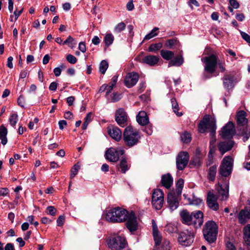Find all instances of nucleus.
Returning a JSON list of instances; mask_svg holds the SVG:
<instances>
[{
  "instance_id": "57",
  "label": "nucleus",
  "mask_w": 250,
  "mask_h": 250,
  "mask_svg": "<svg viewBox=\"0 0 250 250\" xmlns=\"http://www.w3.org/2000/svg\"><path fill=\"white\" fill-rule=\"evenodd\" d=\"M229 3L234 9H237L239 7V3L236 0H229Z\"/></svg>"
},
{
  "instance_id": "10",
  "label": "nucleus",
  "mask_w": 250,
  "mask_h": 250,
  "mask_svg": "<svg viewBox=\"0 0 250 250\" xmlns=\"http://www.w3.org/2000/svg\"><path fill=\"white\" fill-rule=\"evenodd\" d=\"M107 245L111 249L121 250L125 248L126 242L124 237L118 236L109 239L108 240Z\"/></svg>"
},
{
  "instance_id": "7",
  "label": "nucleus",
  "mask_w": 250,
  "mask_h": 250,
  "mask_svg": "<svg viewBox=\"0 0 250 250\" xmlns=\"http://www.w3.org/2000/svg\"><path fill=\"white\" fill-rule=\"evenodd\" d=\"M164 194L160 189H154L151 197V203L156 209H160L164 204Z\"/></svg>"
},
{
  "instance_id": "52",
  "label": "nucleus",
  "mask_w": 250,
  "mask_h": 250,
  "mask_svg": "<svg viewBox=\"0 0 250 250\" xmlns=\"http://www.w3.org/2000/svg\"><path fill=\"white\" fill-rule=\"evenodd\" d=\"M57 212L56 209L53 206H49L46 208V213L52 216L55 215Z\"/></svg>"
},
{
  "instance_id": "22",
  "label": "nucleus",
  "mask_w": 250,
  "mask_h": 250,
  "mask_svg": "<svg viewBox=\"0 0 250 250\" xmlns=\"http://www.w3.org/2000/svg\"><path fill=\"white\" fill-rule=\"evenodd\" d=\"M202 157L200 154L199 149L196 150V154L193 159L191 160L188 167H198L202 164Z\"/></svg>"
},
{
  "instance_id": "12",
  "label": "nucleus",
  "mask_w": 250,
  "mask_h": 250,
  "mask_svg": "<svg viewBox=\"0 0 250 250\" xmlns=\"http://www.w3.org/2000/svg\"><path fill=\"white\" fill-rule=\"evenodd\" d=\"M235 134L234 125L232 122H229L221 129L220 135L224 139H229L232 137Z\"/></svg>"
},
{
  "instance_id": "55",
  "label": "nucleus",
  "mask_w": 250,
  "mask_h": 250,
  "mask_svg": "<svg viewBox=\"0 0 250 250\" xmlns=\"http://www.w3.org/2000/svg\"><path fill=\"white\" fill-rule=\"evenodd\" d=\"M214 151L211 148L208 155V162H207V165L209 166L212 163V160H213V156H212V153Z\"/></svg>"
},
{
  "instance_id": "60",
  "label": "nucleus",
  "mask_w": 250,
  "mask_h": 250,
  "mask_svg": "<svg viewBox=\"0 0 250 250\" xmlns=\"http://www.w3.org/2000/svg\"><path fill=\"white\" fill-rule=\"evenodd\" d=\"M79 49L83 53L85 52L86 51V48L85 43L83 42H80L79 44Z\"/></svg>"
},
{
  "instance_id": "44",
  "label": "nucleus",
  "mask_w": 250,
  "mask_h": 250,
  "mask_svg": "<svg viewBox=\"0 0 250 250\" xmlns=\"http://www.w3.org/2000/svg\"><path fill=\"white\" fill-rule=\"evenodd\" d=\"M153 236L156 246H159L161 242V237L158 232H153Z\"/></svg>"
},
{
  "instance_id": "63",
  "label": "nucleus",
  "mask_w": 250,
  "mask_h": 250,
  "mask_svg": "<svg viewBox=\"0 0 250 250\" xmlns=\"http://www.w3.org/2000/svg\"><path fill=\"white\" fill-rule=\"evenodd\" d=\"M13 60V57L11 56L9 57L7 59V66L10 68H12L13 67L12 63Z\"/></svg>"
},
{
  "instance_id": "9",
  "label": "nucleus",
  "mask_w": 250,
  "mask_h": 250,
  "mask_svg": "<svg viewBox=\"0 0 250 250\" xmlns=\"http://www.w3.org/2000/svg\"><path fill=\"white\" fill-rule=\"evenodd\" d=\"M233 159L229 156L224 158L220 168L219 172L222 176L227 177L231 172Z\"/></svg>"
},
{
  "instance_id": "17",
  "label": "nucleus",
  "mask_w": 250,
  "mask_h": 250,
  "mask_svg": "<svg viewBox=\"0 0 250 250\" xmlns=\"http://www.w3.org/2000/svg\"><path fill=\"white\" fill-rule=\"evenodd\" d=\"M217 198L214 194L212 191H209L208 192L207 202L208 207L213 210H217L219 208V204L217 202Z\"/></svg>"
},
{
  "instance_id": "33",
  "label": "nucleus",
  "mask_w": 250,
  "mask_h": 250,
  "mask_svg": "<svg viewBox=\"0 0 250 250\" xmlns=\"http://www.w3.org/2000/svg\"><path fill=\"white\" fill-rule=\"evenodd\" d=\"M114 40V37L112 34H107L105 36L104 41L105 45V50L112 44Z\"/></svg>"
},
{
  "instance_id": "49",
  "label": "nucleus",
  "mask_w": 250,
  "mask_h": 250,
  "mask_svg": "<svg viewBox=\"0 0 250 250\" xmlns=\"http://www.w3.org/2000/svg\"><path fill=\"white\" fill-rule=\"evenodd\" d=\"M178 44V42L176 39H170L167 41L166 43L167 46L169 48H172L173 46Z\"/></svg>"
},
{
  "instance_id": "6",
  "label": "nucleus",
  "mask_w": 250,
  "mask_h": 250,
  "mask_svg": "<svg viewBox=\"0 0 250 250\" xmlns=\"http://www.w3.org/2000/svg\"><path fill=\"white\" fill-rule=\"evenodd\" d=\"M204 63V71L209 74L215 72L217 66V57L214 55H211L201 59Z\"/></svg>"
},
{
  "instance_id": "23",
  "label": "nucleus",
  "mask_w": 250,
  "mask_h": 250,
  "mask_svg": "<svg viewBox=\"0 0 250 250\" xmlns=\"http://www.w3.org/2000/svg\"><path fill=\"white\" fill-rule=\"evenodd\" d=\"M159 57L154 55H147L145 56L142 59L143 63H146L150 66H154L158 62Z\"/></svg>"
},
{
  "instance_id": "34",
  "label": "nucleus",
  "mask_w": 250,
  "mask_h": 250,
  "mask_svg": "<svg viewBox=\"0 0 250 250\" xmlns=\"http://www.w3.org/2000/svg\"><path fill=\"white\" fill-rule=\"evenodd\" d=\"M119 168L123 173H125L127 170L129 168V166L128 165L126 160L125 158H122L120 162Z\"/></svg>"
},
{
  "instance_id": "46",
  "label": "nucleus",
  "mask_w": 250,
  "mask_h": 250,
  "mask_svg": "<svg viewBox=\"0 0 250 250\" xmlns=\"http://www.w3.org/2000/svg\"><path fill=\"white\" fill-rule=\"evenodd\" d=\"M74 39L70 36H68L67 39L64 41L63 44H67L70 47L73 48L74 46L76 45V43L73 44V42H74Z\"/></svg>"
},
{
  "instance_id": "31",
  "label": "nucleus",
  "mask_w": 250,
  "mask_h": 250,
  "mask_svg": "<svg viewBox=\"0 0 250 250\" xmlns=\"http://www.w3.org/2000/svg\"><path fill=\"white\" fill-rule=\"evenodd\" d=\"M160 53L162 57L167 61H170L174 56V54L172 51L167 50H161Z\"/></svg>"
},
{
  "instance_id": "50",
  "label": "nucleus",
  "mask_w": 250,
  "mask_h": 250,
  "mask_svg": "<svg viewBox=\"0 0 250 250\" xmlns=\"http://www.w3.org/2000/svg\"><path fill=\"white\" fill-rule=\"evenodd\" d=\"M171 103L173 111H178L179 110V105L175 98H171Z\"/></svg>"
},
{
  "instance_id": "19",
  "label": "nucleus",
  "mask_w": 250,
  "mask_h": 250,
  "mask_svg": "<svg viewBox=\"0 0 250 250\" xmlns=\"http://www.w3.org/2000/svg\"><path fill=\"white\" fill-rule=\"evenodd\" d=\"M108 134L111 137L117 141H120L122 138V131L117 126H110L107 127Z\"/></svg>"
},
{
  "instance_id": "16",
  "label": "nucleus",
  "mask_w": 250,
  "mask_h": 250,
  "mask_svg": "<svg viewBox=\"0 0 250 250\" xmlns=\"http://www.w3.org/2000/svg\"><path fill=\"white\" fill-rule=\"evenodd\" d=\"M218 198L221 201L227 200L229 196V185L227 183L218 184L217 188Z\"/></svg>"
},
{
  "instance_id": "59",
  "label": "nucleus",
  "mask_w": 250,
  "mask_h": 250,
  "mask_svg": "<svg viewBox=\"0 0 250 250\" xmlns=\"http://www.w3.org/2000/svg\"><path fill=\"white\" fill-rule=\"evenodd\" d=\"M64 219H65L64 216H63V215L60 216L57 220V225L58 226H62L64 223Z\"/></svg>"
},
{
  "instance_id": "51",
  "label": "nucleus",
  "mask_w": 250,
  "mask_h": 250,
  "mask_svg": "<svg viewBox=\"0 0 250 250\" xmlns=\"http://www.w3.org/2000/svg\"><path fill=\"white\" fill-rule=\"evenodd\" d=\"M66 59L69 63L71 64H75L77 61V58L72 55L68 54L66 57Z\"/></svg>"
},
{
  "instance_id": "2",
  "label": "nucleus",
  "mask_w": 250,
  "mask_h": 250,
  "mask_svg": "<svg viewBox=\"0 0 250 250\" xmlns=\"http://www.w3.org/2000/svg\"><path fill=\"white\" fill-rule=\"evenodd\" d=\"M216 129V120L212 116L206 115L198 125L199 131L203 133L208 130L210 132V149L214 151V146L216 142L215 133Z\"/></svg>"
},
{
  "instance_id": "20",
  "label": "nucleus",
  "mask_w": 250,
  "mask_h": 250,
  "mask_svg": "<svg viewBox=\"0 0 250 250\" xmlns=\"http://www.w3.org/2000/svg\"><path fill=\"white\" fill-rule=\"evenodd\" d=\"M239 221L241 224H245L250 219V207H246L241 210L238 215Z\"/></svg>"
},
{
  "instance_id": "48",
  "label": "nucleus",
  "mask_w": 250,
  "mask_h": 250,
  "mask_svg": "<svg viewBox=\"0 0 250 250\" xmlns=\"http://www.w3.org/2000/svg\"><path fill=\"white\" fill-rule=\"evenodd\" d=\"M217 65L218 66L220 71L222 72H225V62L224 60H218L217 59Z\"/></svg>"
},
{
  "instance_id": "39",
  "label": "nucleus",
  "mask_w": 250,
  "mask_h": 250,
  "mask_svg": "<svg viewBox=\"0 0 250 250\" xmlns=\"http://www.w3.org/2000/svg\"><path fill=\"white\" fill-rule=\"evenodd\" d=\"M125 24L124 22H120L115 26L114 31L115 33H119L123 31L125 29Z\"/></svg>"
},
{
  "instance_id": "13",
  "label": "nucleus",
  "mask_w": 250,
  "mask_h": 250,
  "mask_svg": "<svg viewBox=\"0 0 250 250\" xmlns=\"http://www.w3.org/2000/svg\"><path fill=\"white\" fill-rule=\"evenodd\" d=\"M127 115L123 108H119L116 111L115 120L117 124L121 127H124L127 125Z\"/></svg>"
},
{
  "instance_id": "29",
  "label": "nucleus",
  "mask_w": 250,
  "mask_h": 250,
  "mask_svg": "<svg viewBox=\"0 0 250 250\" xmlns=\"http://www.w3.org/2000/svg\"><path fill=\"white\" fill-rule=\"evenodd\" d=\"M7 134V130L4 126L1 125L0 126V139L1 140V143L3 145H5L7 143V139L6 137Z\"/></svg>"
},
{
  "instance_id": "25",
  "label": "nucleus",
  "mask_w": 250,
  "mask_h": 250,
  "mask_svg": "<svg viewBox=\"0 0 250 250\" xmlns=\"http://www.w3.org/2000/svg\"><path fill=\"white\" fill-rule=\"evenodd\" d=\"M161 183L163 186L169 188L172 185L173 178L169 173L164 174L162 177Z\"/></svg>"
},
{
  "instance_id": "62",
  "label": "nucleus",
  "mask_w": 250,
  "mask_h": 250,
  "mask_svg": "<svg viewBox=\"0 0 250 250\" xmlns=\"http://www.w3.org/2000/svg\"><path fill=\"white\" fill-rule=\"evenodd\" d=\"M126 8L129 11H131L134 9V4L133 0H130L126 4Z\"/></svg>"
},
{
  "instance_id": "36",
  "label": "nucleus",
  "mask_w": 250,
  "mask_h": 250,
  "mask_svg": "<svg viewBox=\"0 0 250 250\" xmlns=\"http://www.w3.org/2000/svg\"><path fill=\"white\" fill-rule=\"evenodd\" d=\"M165 230L169 233L176 232L177 230V226L173 223H169L166 226Z\"/></svg>"
},
{
  "instance_id": "3",
  "label": "nucleus",
  "mask_w": 250,
  "mask_h": 250,
  "mask_svg": "<svg viewBox=\"0 0 250 250\" xmlns=\"http://www.w3.org/2000/svg\"><path fill=\"white\" fill-rule=\"evenodd\" d=\"M141 135L138 131L132 126H127L123 133V139L125 144L128 147L136 145L139 142Z\"/></svg>"
},
{
  "instance_id": "1",
  "label": "nucleus",
  "mask_w": 250,
  "mask_h": 250,
  "mask_svg": "<svg viewBox=\"0 0 250 250\" xmlns=\"http://www.w3.org/2000/svg\"><path fill=\"white\" fill-rule=\"evenodd\" d=\"M105 220L111 223H122L127 221L126 226L130 231L137 229V221L134 212L129 213L126 209L116 207L107 210L105 213Z\"/></svg>"
},
{
  "instance_id": "21",
  "label": "nucleus",
  "mask_w": 250,
  "mask_h": 250,
  "mask_svg": "<svg viewBox=\"0 0 250 250\" xmlns=\"http://www.w3.org/2000/svg\"><path fill=\"white\" fill-rule=\"evenodd\" d=\"M167 203L171 211L176 209L178 206L179 202L175 194L169 192L167 195Z\"/></svg>"
},
{
  "instance_id": "45",
  "label": "nucleus",
  "mask_w": 250,
  "mask_h": 250,
  "mask_svg": "<svg viewBox=\"0 0 250 250\" xmlns=\"http://www.w3.org/2000/svg\"><path fill=\"white\" fill-rule=\"evenodd\" d=\"M202 203V200L197 197H193L191 200L189 201L188 204L191 205L198 206Z\"/></svg>"
},
{
  "instance_id": "38",
  "label": "nucleus",
  "mask_w": 250,
  "mask_h": 250,
  "mask_svg": "<svg viewBox=\"0 0 250 250\" xmlns=\"http://www.w3.org/2000/svg\"><path fill=\"white\" fill-rule=\"evenodd\" d=\"M18 121V116L16 113L12 114L9 119L10 124L14 127Z\"/></svg>"
},
{
  "instance_id": "27",
  "label": "nucleus",
  "mask_w": 250,
  "mask_h": 250,
  "mask_svg": "<svg viewBox=\"0 0 250 250\" xmlns=\"http://www.w3.org/2000/svg\"><path fill=\"white\" fill-rule=\"evenodd\" d=\"M244 240L249 250H250V224L244 228Z\"/></svg>"
},
{
  "instance_id": "26",
  "label": "nucleus",
  "mask_w": 250,
  "mask_h": 250,
  "mask_svg": "<svg viewBox=\"0 0 250 250\" xmlns=\"http://www.w3.org/2000/svg\"><path fill=\"white\" fill-rule=\"evenodd\" d=\"M183 62L184 59L182 55H177L175 57L171 59V60L169 61L168 67H170L171 66H179L182 64Z\"/></svg>"
},
{
  "instance_id": "11",
  "label": "nucleus",
  "mask_w": 250,
  "mask_h": 250,
  "mask_svg": "<svg viewBox=\"0 0 250 250\" xmlns=\"http://www.w3.org/2000/svg\"><path fill=\"white\" fill-rule=\"evenodd\" d=\"M125 150L123 149H117L110 148L105 152V157L107 160L111 162H116L119 159L120 156L124 155Z\"/></svg>"
},
{
  "instance_id": "32",
  "label": "nucleus",
  "mask_w": 250,
  "mask_h": 250,
  "mask_svg": "<svg viewBox=\"0 0 250 250\" xmlns=\"http://www.w3.org/2000/svg\"><path fill=\"white\" fill-rule=\"evenodd\" d=\"M188 236L185 232H181L178 238L179 243L182 246H187Z\"/></svg>"
},
{
  "instance_id": "56",
  "label": "nucleus",
  "mask_w": 250,
  "mask_h": 250,
  "mask_svg": "<svg viewBox=\"0 0 250 250\" xmlns=\"http://www.w3.org/2000/svg\"><path fill=\"white\" fill-rule=\"evenodd\" d=\"M240 34L242 38L250 44V36L243 31H241Z\"/></svg>"
},
{
  "instance_id": "4",
  "label": "nucleus",
  "mask_w": 250,
  "mask_h": 250,
  "mask_svg": "<svg viewBox=\"0 0 250 250\" xmlns=\"http://www.w3.org/2000/svg\"><path fill=\"white\" fill-rule=\"evenodd\" d=\"M246 112L241 110L237 114V123L241 131L240 134L243 137L244 142L247 141L250 137V127L247 125L248 119L246 118Z\"/></svg>"
},
{
  "instance_id": "15",
  "label": "nucleus",
  "mask_w": 250,
  "mask_h": 250,
  "mask_svg": "<svg viewBox=\"0 0 250 250\" xmlns=\"http://www.w3.org/2000/svg\"><path fill=\"white\" fill-rule=\"evenodd\" d=\"M188 164V152L187 151L181 152L176 158L177 168L179 170H182L185 168Z\"/></svg>"
},
{
  "instance_id": "64",
  "label": "nucleus",
  "mask_w": 250,
  "mask_h": 250,
  "mask_svg": "<svg viewBox=\"0 0 250 250\" xmlns=\"http://www.w3.org/2000/svg\"><path fill=\"white\" fill-rule=\"evenodd\" d=\"M4 250H15V249L12 243H8L6 245Z\"/></svg>"
},
{
  "instance_id": "5",
  "label": "nucleus",
  "mask_w": 250,
  "mask_h": 250,
  "mask_svg": "<svg viewBox=\"0 0 250 250\" xmlns=\"http://www.w3.org/2000/svg\"><path fill=\"white\" fill-rule=\"evenodd\" d=\"M203 231L206 240L209 243H212L216 240L218 233V226L215 222L208 221L206 223Z\"/></svg>"
},
{
  "instance_id": "54",
  "label": "nucleus",
  "mask_w": 250,
  "mask_h": 250,
  "mask_svg": "<svg viewBox=\"0 0 250 250\" xmlns=\"http://www.w3.org/2000/svg\"><path fill=\"white\" fill-rule=\"evenodd\" d=\"M180 140L183 143H188V132L187 131H185L184 132L181 134Z\"/></svg>"
},
{
  "instance_id": "14",
  "label": "nucleus",
  "mask_w": 250,
  "mask_h": 250,
  "mask_svg": "<svg viewBox=\"0 0 250 250\" xmlns=\"http://www.w3.org/2000/svg\"><path fill=\"white\" fill-rule=\"evenodd\" d=\"M139 76L137 73L131 72L128 73L125 78L124 84L128 88L134 86L139 80Z\"/></svg>"
},
{
  "instance_id": "41",
  "label": "nucleus",
  "mask_w": 250,
  "mask_h": 250,
  "mask_svg": "<svg viewBox=\"0 0 250 250\" xmlns=\"http://www.w3.org/2000/svg\"><path fill=\"white\" fill-rule=\"evenodd\" d=\"M180 216L182 223L188 225V211L186 209L183 210L181 211Z\"/></svg>"
},
{
  "instance_id": "35",
  "label": "nucleus",
  "mask_w": 250,
  "mask_h": 250,
  "mask_svg": "<svg viewBox=\"0 0 250 250\" xmlns=\"http://www.w3.org/2000/svg\"><path fill=\"white\" fill-rule=\"evenodd\" d=\"M184 180L182 179H179L176 184V192L178 196L180 195L182 193V189L184 186Z\"/></svg>"
},
{
  "instance_id": "42",
  "label": "nucleus",
  "mask_w": 250,
  "mask_h": 250,
  "mask_svg": "<svg viewBox=\"0 0 250 250\" xmlns=\"http://www.w3.org/2000/svg\"><path fill=\"white\" fill-rule=\"evenodd\" d=\"M162 46L161 43H155L151 44L149 48L148 51L150 52H154L160 50Z\"/></svg>"
},
{
  "instance_id": "53",
  "label": "nucleus",
  "mask_w": 250,
  "mask_h": 250,
  "mask_svg": "<svg viewBox=\"0 0 250 250\" xmlns=\"http://www.w3.org/2000/svg\"><path fill=\"white\" fill-rule=\"evenodd\" d=\"M162 250H170L169 241L165 240L163 242Z\"/></svg>"
},
{
  "instance_id": "61",
  "label": "nucleus",
  "mask_w": 250,
  "mask_h": 250,
  "mask_svg": "<svg viewBox=\"0 0 250 250\" xmlns=\"http://www.w3.org/2000/svg\"><path fill=\"white\" fill-rule=\"evenodd\" d=\"M58 83L56 82H52L49 86V89L51 91H55L57 89Z\"/></svg>"
},
{
  "instance_id": "37",
  "label": "nucleus",
  "mask_w": 250,
  "mask_h": 250,
  "mask_svg": "<svg viewBox=\"0 0 250 250\" xmlns=\"http://www.w3.org/2000/svg\"><path fill=\"white\" fill-rule=\"evenodd\" d=\"M108 67V64L107 62L105 60H103L100 64V66H99L100 72L102 74H104L105 73Z\"/></svg>"
},
{
  "instance_id": "28",
  "label": "nucleus",
  "mask_w": 250,
  "mask_h": 250,
  "mask_svg": "<svg viewBox=\"0 0 250 250\" xmlns=\"http://www.w3.org/2000/svg\"><path fill=\"white\" fill-rule=\"evenodd\" d=\"M234 78L231 75H225L223 78L224 87L227 89L232 88L233 86Z\"/></svg>"
},
{
  "instance_id": "8",
  "label": "nucleus",
  "mask_w": 250,
  "mask_h": 250,
  "mask_svg": "<svg viewBox=\"0 0 250 250\" xmlns=\"http://www.w3.org/2000/svg\"><path fill=\"white\" fill-rule=\"evenodd\" d=\"M203 213L200 210L195 211L188 216V226L195 229L200 228L203 223Z\"/></svg>"
},
{
  "instance_id": "43",
  "label": "nucleus",
  "mask_w": 250,
  "mask_h": 250,
  "mask_svg": "<svg viewBox=\"0 0 250 250\" xmlns=\"http://www.w3.org/2000/svg\"><path fill=\"white\" fill-rule=\"evenodd\" d=\"M80 169V165L78 164H75L71 170V174L70 178L72 179L77 174L79 169Z\"/></svg>"
},
{
  "instance_id": "18",
  "label": "nucleus",
  "mask_w": 250,
  "mask_h": 250,
  "mask_svg": "<svg viewBox=\"0 0 250 250\" xmlns=\"http://www.w3.org/2000/svg\"><path fill=\"white\" fill-rule=\"evenodd\" d=\"M234 146V142L232 140H228L220 142L218 145L219 150L222 155L230 150Z\"/></svg>"
},
{
  "instance_id": "40",
  "label": "nucleus",
  "mask_w": 250,
  "mask_h": 250,
  "mask_svg": "<svg viewBox=\"0 0 250 250\" xmlns=\"http://www.w3.org/2000/svg\"><path fill=\"white\" fill-rule=\"evenodd\" d=\"M159 30V28L158 27H154L151 32L147 34L144 38V40H149L153 38L154 37L157 35V34L156 33V31H158Z\"/></svg>"
},
{
  "instance_id": "30",
  "label": "nucleus",
  "mask_w": 250,
  "mask_h": 250,
  "mask_svg": "<svg viewBox=\"0 0 250 250\" xmlns=\"http://www.w3.org/2000/svg\"><path fill=\"white\" fill-rule=\"evenodd\" d=\"M217 167V166L214 165L209 168L208 177L210 181H213L214 180L216 174Z\"/></svg>"
},
{
  "instance_id": "47",
  "label": "nucleus",
  "mask_w": 250,
  "mask_h": 250,
  "mask_svg": "<svg viewBox=\"0 0 250 250\" xmlns=\"http://www.w3.org/2000/svg\"><path fill=\"white\" fill-rule=\"evenodd\" d=\"M110 100L112 102H116L119 101L121 98V95L117 93H113L110 95Z\"/></svg>"
},
{
  "instance_id": "58",
  "label": "nucleus",
  "mask_w": 250,
  "mask_h": 250,
  "mask_svg": "<svg viewBox=\"0 0 250 250\" xmlns=\"http://www.w3.org/2000/svg\"><path fill=\"white\" fill-rule=\"evenodd\" d=\"M18 104L21 107H24L25 100L23 96L21 95L18 99Z\"/></svg>"
},
{
  "instance_id": "24",
  "label": "nucleus",
  "mask_w": 250,
  "mask_h": 250,
  "mask_svg": "<svg viewBox=\"0 0 250 250\" xmlns=\"http://www.w3.org/2000/svg\"><path fill=\"white\" fill-rule=\"evenodd\" d=\"M137 121L141 125H146L149 123V118L146 113L144 111H141L136 116Z\"/></svg>"
}]
</instances>
